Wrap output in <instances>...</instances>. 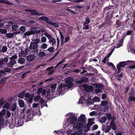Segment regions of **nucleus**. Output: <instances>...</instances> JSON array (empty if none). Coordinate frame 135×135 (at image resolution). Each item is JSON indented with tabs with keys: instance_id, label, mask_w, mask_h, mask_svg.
I'll return each instance as SVG.
<instances>
[{
	"instance_id": "f257e3e1",
	"label": "nucleus",
	"mask_w": 135,
	"mask_h": 135,
	"mask_svg": "<svg viewBox=\"0 0 135 135\" xmlns=\"http://www.w3.org/2000/svg\"><path fill=\"white\" fill-rule=\"evenodd\" d=\"M77 120V118L74 115H72L69 117V118L68 120V123L69 124H73V127H75L77 128H82L83 126V124L80 123H78L76 125L75 124V123Z\"/></svg>"
},
{
	"instance_id": "f03ea898",
	"label": "nucleus",
	"mask_w": 135,
	"mask_h": 135,
	"mask_svg": "<svg viewBox=\"0 0 135 135\" xmlns=\"http://www.w3.org/2000/svg\"><path fill=\"white\" fill-rule=\"evenodd\" d=\"M39 19L41 20L45 21L48 23L56 27H59V26L58 24L53 22L51 20L46 16H42L40 17Z\"/></svg>"
},
{
	"instance_id": "7ed1b4c3",
	"label": "nucleus",
	"mask_w": 135,
	"mask_h": 135,
	"mask_svg": "<svg viewBox=\"0 0 135 135\" xmlns=\"http://www.w3.org/2000/svg\"><path fill=\"white\" fill-rule=\"evenodd\" d=\"M112 128V129L115 130L116 129L115 123L113 121H112L110 124L106 127H104L103 130L105 132L107 133Z\"/></svg>"
},
{
	"instance_id": "20e7f679",
	"label": "nucleus",
	"mask_w": 135,
	"mask_h": 135,
	"mask_svg": "<svg viewBox=\"0 0 135 135\" xmlns=\"http://www.w3.org/2000/svg\"><path fill=\"white\" fill-rule=\"evenodd\" d=\"M38 45L35 43L31 42L29 46L30 51L32 53H36L38 51Z\"/></svg>"
},
{
	"instance_id": "39448f33",
	"label": "nucleus",
	"mask_w": 135,
	"mask_h": 135,
	"mask_svg": "<svg viewBox=\"0 0 135 135\" xmlns=\"http://www.w3.org/2000/svg\"><path fill=\"white\" fill-rule=\"evenodd\" d=\"M4 98H2L0 99V107L2 106L3 108H6L8 109L10 107L9 103L7 101H4Z\"/></svg>"
},
{
	"instance_id": "423d86ee",
	"label": "nucleus",
	"mask_w": 135,
	"mask_h": 135,
	"mask_svg": "<svg viewBox=\"0 0 135 135\" xmlns=\"http://www.w3.org/2000/svg\"><path fill=\"white\" fill-rule=\"evenodd\" d=\"M8 59L9 57L8 56H6L3 58L0 59V68L2 69L5 65H7V64H8Z\"/></svg>"
},
{
	"instance_id": "0eeeda50",
	"label": "nucleus",
	"mask_w": 135,
	"mask_h": 135,
	"mask_svg": "<svg viewBox=\"0 0 135 135\" xmlns=\"http://www.w3.org/2000/svg\"><path fill=\"white\" fill-rule=\"evenodd\" d=\"M37 29L35 28H30V31L24 33V35L25 36H28L30 35L34 34L37 32Z\"/></svg>"
},
{
	"instance_id": "6e6552de",
	"label": "nucleus",
	"mask_w": 135,
	"mask_h": 135,
	"mask_svg": "<svg viewBox=\"0 0 135 135\" xmlns=\"http://www.w3.org/2000/svg\"><path fill=\"white\" fill-rule=\"evenodd\" d=\"M36 56L34 54L28 55L26 57V60L27 61H31L35 60Z\"/></svg>"
},
{
	"instance_id": "1a4fd4ad",
	"label": "nucleus",
	"mask_w": 135,
	"mask_h": 135,
	"mask_svg": "<svg viewBox=\"0 0 135 135\" xmlns=\"http://www.w3.org/2000/svg\"><path fill=\"white\" fill-rule=\"evenodd\" d=\"M126 65V63L125 62H120L119 64L117 65V66L118 72L120 73V71L121 68L124 67Z\"/></svg>"
},
{
	"instance_id": "9d476101",
	"label": "nucleus",
	"mask_w": 135,
	"mask_h": 135,
	"mask_svg": "<svg viewBox=\"0 0 135 135\" xmlns=\"http://www.w3.org/2000/svg\"><path fill=\"white\" fill-rule=\"evenodd\" d=\"M27 11L30 12V14L31 15H43L42 14L38 12L36 10H27Z\"/></svg>"
},
{
	"instance_id": "9b49d317",
	"label": "nucleus",
	"mask_w": 135,
	"mask_h": 135,
	"mask_svg": "<svg viewBox=\"0 0 135 135\" xmlns=\"http://www.w3.org/2000/svg\"><path fill=\"white\" fill-rule=\"evenodd\" d=\"M32 41L34 42L33 43H35V44H39L40 42V40L39 38L37 37V35H35L33 36L32 39Z\"/></svg>"
},
{
	"instance_id": "f8f14e48",
	"label": "nucleus",
	"mask_w": 135,
	"mask_h": 135,
	"mask_svg": "<svg viewBox=\"0 0 135 135\" xmlns=\"http://www.w3.org/2000/svg\"><path fill=\"white\" fill-rule=\"evenodd\" d=\"M66 86V85H64V83H61L57 88V91L60 93L61 92L64 90V88Z\"/></svg>"
},
{
	"instance_id": "ddd939ff",
	"label": "nucleus",
	"mask_w": 135,
	"mask_h": 135,
	"mask_svg": "<svg viewBox=\"0 0 135 135\" xmlns=\"http://www.w3.org/2000/svg\"><path fill=\"white\" fill-rule=\"evenodd\" d=\"M34 100L35 102L38 101L41 104L45 102L44 100L42 98H41V96H39L35 97Z\"/></svg>"
},
{
	"instance_id": "4468645a",
	"label": "nucleus",
	"mask_w": 135,
	"mask_h": 135,
	"mask_svg": "<svg viewBox=\"0 0 135 135\" xmlns=\"http://www.w3.org/2000/svg\"><path fill=\"white\" fill-rule=\"evenodd\" d=\"M86 120L85 115L83 114H81L80 117L78 118V120L80 122H84Z\"/></svg>"
},
{
	"instance_id": "2eb2a0df",
	"label": "nucleus",
	"mask_w": 135,
	"mask_h": 135,
	"mask_svg": "<svg viewBox=\"0 0 135 135\" xmlns=\"http://www.w3.org/2000/svg\"><path fill=\"white\" fill-rule=\"evenodd\" d=\"M28 52L26 51H21L18 53L19 57H25L27 54Z\"/></svg>"
},
{
	"instance_id": "dca6fc26",
	"label": "nucleus",
	"mask_w": 135,
	"mask_h": 135,
	"mask_svg": "<svg viewBox=\"0 0 135 135\" xmlns=\"http://www.w3.org/2000/svg\"><path fill=\"white\" fill-rule=\"evenodd\" d=\"M94 120V119L93 118H90L88 119V123L87 126L89 129L90 126L94 124V123L93 121Z\"/></svg>"
},
{
	"instance_id": "f3484780",
	"label": "nucleus",
	"mask_w": 135,
	"mask_h": 135,
	"mask_svg": "<svg viewBox=\"0 0 135 135\" xmlns=\"http://www.w3.org/2000/svg\"><path fill=\"white\" fill-rule=\"evenodd\" d=\"M88 79L86 78H82L79 80H76L75 81V83H77L80 84L83 82L86 81Z\"/></svg>"
},
{
	"instance_id": "a211bd4d",
	"label": "nucleus",
	"mask_w": 135,
	"mask_h": 135,
	"mask_svg": "<svg viewBox=\"0 0 135 135\" xmlns=\"http://www.w3.org/2000/svg\"><path fill=\"white\" fill-rule=\"evenodd\" d=\"M73 81V79L71 78L67 79L66 80V82L67 83L70 84L69 88L72 87L73 85V84L72 83Z\"/></svg>"
},
{
	"instance_id": "6ab92c4d",
	"label": "nucleus",
	"mask_w": 135,
	"mask_h": 135,
	"mask_svg": "<svg viewBox=\"0 0 135 135\" xmlns=\"http://www.w3.org/2000/svg\"><path fill=\"white\" fill-rule=\"evenodd\" d=\"M49 42L52 45V46H54L56 45V40L53 37L49 40Z\"/></svg>"
},
{
	"instance_id": "aec40b11",
	"label": "nucleus",
	"mask_w": 135,
	"mask_h": 135,
	"mask_svg": "<svg viewBox=\"0 0 135 135\" xmlns=\"http://www.w3.org/2000/svg\"><path fill=\"white\" fill-rule=\"evenodd\" d=\"M16 61L15 60H11L7 64V66L9 67H13L14 65L16 63Z\"/></svg>"
},
{
	"instance_id": "412c9836",
	"label": "nucleus",
	"mask_w": 135,
	"mask_h": 135,
	"mask_svg": "<svg viewBox=\"0 0 135 135\" xmlns=\"http://www.w3.org/2000/svg\"><path fill=\"white\" fill-rule=\"evenodd\" d=\"M30 111L29 109H28L26 111V113L27 114V120L26 119L25 121L27 122L28 121H29V120L28 119H29L30 120L32 118V117H31V116H30Z\"/></svg>"
},
{
	"instance_id": "4be33fe9",
	"label": "nucleus",
	"mask_w": 135,
	"mask_h": 135,
	"mask_svg": "<svg viewBox=\"0 0 135 135\" xmlns=\"http://www.w3.org/2000/svg\"><path fill=\"white\" fill-rule=\"evenodd\" d=\"M25 59L22 57L19 58L18 60V62L21 64H22L25 63Z\"/></svg>"
},
{
	"instance_id": "5701e85b",
	"label": "nucleus",
	"mask_w": 135,
	"mask_h": 135,
	"mask_svg": "<svg viewBox=\"0 0 135 135\" xmlns=\"http://www.w3.org/2000/svg\"><path fill=\"white\" fill-rule=\"evenodd\" d=\"M18 104L21 107H23L25 106V105L24 102L22 99H19L18 100Z\"/></svg>"
},
{
	"instance_id": "b1692460",
	"label": "nucleus",
	"mask_w": 135,
	"mask_h": 135,
	"mask_svg": "<svg viewBox=\"0 0 135 135\" xmlns=\"http://www.w3.org/2000/svg\"><path fill=\"white\" fill-rule=\"evenodd\" d=\"M47 45L45 43H43L41 45L40 48L42 49H45L47 48Z\"/></svg>"
},
{
	"instance_id": "393cba45",
	"label": "nucleus",
	"mask_w": 135,
	"mask_h": 135,
	"mask_svg": "<svg viewBox=\"0 0 135 135\" xmlns=\"http://www.w3.org/2000/svg\"><path fill=\"white\" fill-rule=\"evenodd\" d=\"M107 120V118L105 116H103L99 120L100 122L102 123H104Z\"/></svg>"
},
{
	"instance_id": "a878e982",
	"label": "nucleus",
	"mask_w": 135,
	"mask_h": 135,
	"mask_svg": "<svg viewBox=\"0 0 135 135\" xmlns=\"http://www.w3.org/2000/svg\"><path fill=\"white\" fill-rule=\"evenodd\" d=\"M86 87L87 88V89H85V90L86 91H91L93 89V87L91 86L85 85V88Z\"/></svg>"
},
{
	"instance_id": "bb28decb",
	"label": "nucleus",
	"mask_w": 135,
	"mask_h": 135,
	"mask_svg": "<svg viewBox=\"0 0 135 135\" xmlns=\"http://www.w3.org/2000/svg\"><path fill=\"white\" fill-rule=\"evenodd\" d=\"M46 55L45 53L43 51L39 52L38 54V56L41 58L45 56Z\"/></svg>"
},
{
	"instance_id": "cd10ccee",
	"label": "nucleus",
	"mask_w": 135,
	"mask_h": 135,
	"mask_svg": "<svg viewBox=\"0 0 135 135\" xmlns=\"http://www.w3.org/2000/svg\"><path fill=\"white\" fill-rule=\"evenodd\" d=\"M57 86V83H54L51 86V88H52V92L53 93L55 91V89L56 88V87Z\"/></svg>"
},
{
	"instance_id": "c85d7f7f",
	"label": "nucleus",
	"mask_w": 135,
	"mask_h": 135,
	"mask_svg": "<svg viewBox=\"0 0 135 135\" xmlns=\"http://www.w3.org/2000/svg\"><path fill=\"white\" fill-rule=\"evenodd\" d=\"M60 38L61 39V45H62L64 43V37L62 34L61 32H60Z\"/></svg>"
},
{
	"instance_id": "c756f323",
	"label": "nucleus",
	"mask_w": 135,
	"mask_h": 135,
	"mask_svg": "<svg viewBox=\"0 0 135 135\" xmlns=\"http://www.w3.org/2000/svg\"><path fill=\"white\" fill-rule=\"evenodd\" d=\"M16 104L15 103H14L12 105L11 109L12 111L14 112L16 110Z\"/></svg>"
},
{
	"instance_id": "7c9ffc66",
	"label": "nucleus",
	"mask_w": 135,
	"mask_h": 135,
	"mask_svg": "<svg viewBox=\"0 0 135 135\" xmlns=\"http://www.w3.org/2000/svg\"><path fill=\"white\" fill-rule=\"evenodd\" d=\"M0 3H4L9 5H10L11 4V3L8 1L6 0H0Z\"/></svg>"
},
{
	"instance_id": "2f4dec72",
	"label": "nucleus",
	"mask_w": 135,
	"mask_h": 135,
	"mask_svg": "<svg viewBox=\"0 0 135 135\" xmlns=\"http://www.w3.org/2000/svg\"><path fill=\"white\" fill-rule=\"evenodd\" d=\"M6 113V110L5 109H3L0 112V116L2 117Z\"/></svg>"
},
{
	"instance_id": "473e14b6",
	"label": "nucleus",
	"mask_w": 135,
	"mask_h": 135,
	"mask_svg": "<svg viewBox=\"0 0 135 135\" xmlns=\"http://www.w3.org/2000/svg\"><path fill=\"white\" fill-rule=\"evenodd\" d=\"M23 124V121L21 119H20L18 120V126L20 127L22 126Z\"/></svg>"
},
{
	"instance_id": "72a5a7b5",
	"label": "nucleus",
	"mask_w": 135,
	"mask_h": 135,
	"mask_svg": "<svg viewBox=\"0 0 135 135\" xmlns=\"http://www.w3.org/2000/svg\"><path fill=\"white\" fill-rule=\"evenodd\" d=\"M41 42L45 43L47 41V38L45 36L42 37L41 38Z\"/></svg>"
},
{
	"instance_id": "f704fd0d",
	"label": "nucleus",
	"mask_w": 135,
	"mask_h": 135,
	"mask_svg": "<svg viewBox=\"0 0 135 135\" xmlns=\"http://www.w3.org/2000/svg\"><path fill=\"white\" fill-rule=\"evenodd\" d=\"M6 36L7 38H11L13 37L14 34L11 33H7L6 34Z\"/></svg>"
},
{
	"instance_id": "c9c22d12",
	"label": "nucleus",
	"mask_w": 135,
	"mask_h": 135,
	"mask_svg": "<svg viewBox=\"0 0 135 135\" xmlns=\"http://www.w3.org/2000/svg\"><path fill=\"white\" fill-rule=\"evenodd\" d=\"M44 35L48 38L49 40L52 38L51 35L47 33V32L45 33Z\"/></svg>"
},
{
	"instance_id": "e433bc0d",
	"label": "nucleus",
	"mask_w": 135,
	"mask_h": 135,
	"mask_svg": "<svg viewBox=\"0 0 135 135\" xmlns=\"http://www.w3.org/2000/svg\"><path fill=\"white\" fill-rule=\"evenodd\" d=\"M11 70V69L8 68H5L3 69V70H2L3 71V73H4V72H6L8 73L10 72Z\"/></svg>"
},
{
	"instance_id": "4c0bfd02",
	"label": "nucleus",
	"mask_w": 135,
	"mask_h": 135,
	"mask_svg": "<svg viewBox=\"0 0 135 135\" xmlns=\"http://www.w3.org/2000/svg\"><path fill=\"white\" fill-rule=\"evenodd\" d=\"M83 25L84 26V27H83V29L84 30H88L89 29V26L88 24L84 23H83Z\"/></svg>"
},
{
	"instance_id": "58836bf2",
	"label": "nucleus",
	"mask_w": 135,
	"mask_h": 135,
	"mask_svg": "<svg viewBox=\"0 0 135 135\" xmlns=\"http://www.w3.org/2000/svg\"><path fill=\"white\" fill-rule=\"evenodd\" d=\"M86 103L88 105L93 104L94 103L90 99H88L86 101Z\"/></svg>"
},
{
	"instance_id": "ea45409f",
	"label": "nucleus",
	"mask_w": 135,
	"mask_h": 135,
	"mask_svg": "<svg viewBox=\"0 0 135 135\" xmlns=\"http://www.w3.org/2000/svg\"><path fill=\"white\" fill-rule=\"evenodd\" d=\"M7 50V48L6 46H3L1 50V51L3 52H6Z\"/></svg>"
},
{
	"instance_id": "a19ab883",
	"label": "nucleus",
	"mask_w": 135,
	"mask_h": 135,
	"mask_svg": "<svg viewBox=\"0 0 135 135\" xmlns=\"http://www.w3.org/2000/svg\"><path fill=\"white\" fill-rule=\"evenodd\" d=\"M25 92L23 91L20 93L18 95V97L20 98H22L25 96Z\"/></svg>"
},
{
	"instance_id": "79ce46f5",
	"label": "nucleus",
	"mask_w": 135,
	"mask_h": 135,
	"mask_svg": "<svg viewBox=\"0 0 135 135\" xmlns=\"http://www.w3.org/2000/svg\"><path fill=\"white\" fill-rule=\"evenodd\" d=\"M4 120L2 117H0V126L3 125L4 123Z\"/></svg>"
},
{
	"instance_id": "37998d69",
	"label": "nucleus",
	"mask_w": 135,
	"mask_h": 135,
	"mask_svg": "<svg viewBox=\"0 0 135 135\" xmlns=\"http://www.w3.org/2000/svg\"><path fill=\"white\" fill-rule=\"evenodd\" d=\"M0 32L2 34H5L7 32V30L6 29H0Z\"/></svg>"
},
{
	"instance_id": "c03bdc74",
	"label": "nucleus",
	"mask_w": 135,
	"mask_h": 135,
	"mask_svg": "<svg viewBox=\"0 0 135 135\" xmlns=\"http://www.w3.org/2000/svg\"><path fill=\"white\" fill-rule=\"evenodd\" d=\"M53 47L54 46L50 47L47 49V50L50 52H53L54 50V48Z\"/></svg>"
},
{
	"instance_id": "a18cd8bd",
	"label": "nucleus",
	"mask_w": 135,
	"mask_h": 135,
	"mask_svg": "<svg viewBox=\"0 0 135 135\" xmlns=\"http://www.w3.org/2000/svg\"><path fill=\"white\" fill-rule=\"evenodd\" d=\"M17 56L16 55H13L9 58V60H15V59H16L17 58Z\"/></svg>"
},
{
	"instance_id": "49530a36",
	"label": "nucleus",
	"mask_w": 135,
	"mask_h": 135,
	"mask_svg": "<svg viewBox=\"0 0 135 135\" xmlns=\"http://www.w3.org/2000/svg\"><path fill=\"white\" fill-rule=\"evenodd\" d=\"M30 72V71H29L23 74L21 76V78H24L26 76L27 74Z\"/></svg>"
},
{
	"instance_id": "de8ad7c7",
	"label": "nucleus",
	"mask_w": 135,
	"mask_h": 135,
	"mask_svg": "<svg viewBox=\"0 0 135 135\" xmlns=\"http://www.w3.org/2000/svg\"><path fill=\"white\" fill-rule=\"evenodd\" d=\"M7 78V77H4L2 78L0 81V83H2L4 82Z\"/></svg>"
},
{
	"instance_id": "09e8293b",
	"label": "nucleus",
	"mask_w": 135,
	"mask_h": 135,
	"mask_svg": "<svg viewBox=\"0 0 135 135\" xmlns=\"http://www.w3.org/2000/svg\"><path fill=\"white\" fill-rule=\"evenodd\" d=\"M94 102H99L100 101L99 99L97 97H95L93 99Z\"/></svg>"
},
{
	"instance_id": "8fccbe9b",
	"label": "nucleus",
	"mask_w": 135,
	"mask_h": 135,
	"mask_svg": "<svg viewBox=\"0 0 135 135\" xmlns=\"http://www.w3.org/2000/svg\"><path fill=\"white\" fill-rule=\"evenodd\" d=\"M98 128V126L97 125H94L92 128V130L93 131L95 130Z\"/></svg>"
},
{
	"instance_id": "3c124183",
	"label": "nucleus",
	"mask_w": 135,
	"mask_h": 135,
	"mask_svg": "<svg viewBox=\"0 0 135 135\" xmlns=\"http://www.w3.org/2000/svg\"><path fill=\"white\" fill-rule=\"evenodd\" d=\"M108 104V102L106 101H103L101 102V104L103 106H106Z\"/></svg>"
},
{
	"instance_id": "603ef678",
	"label": "nucleus",
	"mask_w": 135,
	"mask_h": 135,
	"mask_svg": "<svg viewBox=\"0 0 135 135\" xmlns=\"http://www.w3.org/2000/svg\"><path fill=\"white\" fill-rule=\"evenodd\" d=\"M20 30L21 31H25L26 30V28L25 27L22 26L20 27Z\"/></svg>"
},
{
	"instance_id": "864d4df0",
	"label": "nucleus",
	"mask_w": 135,
	"mask_h": 135,
	"mask_svg": "<svg viewBox=\"0 0 135 135\" xmlns=\"http://www.w3.org/2000/svg\"><path fill=\"white\" fill-rule=\"evenodd\" d=\"M18 27V26L17 25H13L12 27V28L14 30H16Z\"/></svg>"
},
{
	"instance_id": "5fc2aeb1",
	"label": "nucleus",
	"mask_w": 135,
	"mask_h": 135,
	"mask_svg": "<svg viewBox=\"0 0 135 135\" xmlns=\"http://www.w3.org/2000/svg\"><path fill=\"white\" fill-rule=\"evenodd\" d=\"M101 90V88L98 87H97L95 90L97 93L100 92Z\"/></svg>"
},
{
	"instance_id": "6e6d98bb",
	"label": "nucleus",
	"mask_w": 135,
	"mask_h": 135,
	"mask_svg": "<svg viewBox=\"0 0 135 135\" xmlns=\"http://www.w3.org/2000/svg\"><path fill=\"white\" fill-rule=\"evenodd\" d=\"M85 21L86 22H84V23H86L87 24L89 23L90 22L89 18L88 17L86 18L85 19Z\"/></svg>"
},
{
	"instance_id": "4d7b16f0",
	"label": "nucleus",
	"mask_w": 135,
	"mask_h": 135,
	"mask_svg": "<svg viewBox=\"0 0 135 135\" xmlns=\"http://www.w3.org/2000/svg\"><path fill=\"white\" fill-rule=\"evenodd\" d=\"M114 49H112L110 52L108 54V55L107 56L108 57H109L112 54L113 51H114Z\"/></svg>"
},
{
	"instance_id": "13d9d810",
	"label": "nucleus",
	"mask_w": 135,
	"mask_h": 135,
	"mask_svg": "<svg viewBox=\"0 0 135 135\" xmlns=\"http://www.w3.org/2000/svg\"><path fill=\"white\" fill-rule=\"evenodd\" d=\"M11 114L9 111H7L6 115V117H9L11 116Z\"/></svg>"
},
{
	"instance_id": "bf43d9fd",
	"label": "nucleus",
	"mask_w": 135,
	"mask_h": 135,
	"mask_svg": "<svg viewBox=\"0 0 135 135\" xmlns=\"http://www.w3.org/2000/svg\"><path fill=\"white\" fill-rule=\"evenodd\" d=\"M70 39V38L69 36H67L65 38V41L64 42V43H65L67 42Z\"/></svg>"
},
{
	"instance_id": "052dcab7",
	"label": "nucleus",
	"mask_w": 135,
	"mask_h": 135,
	"mask_svg": "<svg viewBox=\"0 0 135 135\" xmlns=\"http://www.w3.org/2000/svg\"><path fill=\"white\" fill-rule=\"evenodd\" d=\"M24 97H25L26 98H29L30 97V95L29 93H27L26 94L25 93Z\"/></svg>"
},
{
	"instance_id": "680f3d73",
	"label": "nucleus",
	"mask_w": 135,
	"mask_h": 135,
	"mask_svg": "<svg viewBox=\"0 0 135 135\" xmlns=\"http://www.w3.org/2000/svg\"><path fill=\"white\" fill-rule=\"evenodd\" d=\"M39 104L38 103H34L32 104V107L33 108H35L37 107L38 105Z\"/></svg>"
},
{
	"instance_id": "e2e57ef3",
	"label": "nucleus",
	"mask_w": 135,
	"mask_h": 135,
	"mask_svg": "<svg viewBox=\"0 0 135 135\" xmlns=\"http://www.w3.org/2000/svg\"><path fill=\"white\" fill-rule=\"evenodd\" d=\"M131 100L134 101H135V97H132V96H130L129 97V99Z\"/></svg>"
},
{
	"instance_id": "0e129e2a",
	"label": "nucleus",
	"mask_w": 135,
	"mask_h": 135,
	"mask_svg": "<svg viewBox=\"0 0 135 135\" xmlns=\"http://www.w3.org/2000/svg\"><path fill=\"white\" fill-rule=\"evenodd\" d=\"M46 90L45 89H43L42 90V96L45 95L46 93Z\"/></svg>"
},
{
	"instance_id": "69168bd1",
	"label": "nucleus",
	"mask_w": 135,
	"mask_h": 135,
	"mask_svg": "<svg viewBox=\"0 0 135 135\" xmlns=\"http://www.w3.org/2000/svg\"><path fill=\"white\" fill-rule=\"evenodd\" d=\"M15 126V124L12 123V124H10L9 125V127L10 128H13Z\"/></svg>"
},
{
	"instance_id": "338daca9",
	"label": "nucleus",
	"mask_w": 135,
	"mask_h": 135,
	"mask_svg": "<svg viewBox=\"0 0 135 135\" xmlns=\"http://www.w3.org/2000/svg\"><path fill=\"white\" fill-rule=\"evenodd\" d=\"M54 70H52L49 72L48 75H51L52 74L54 73Z\"/></svg>"
},
{
	"instance_id": "774afa93",
	"label": "nucleus",
	"mask_w": 135,
	"mask_h": 135,
	"mask_svg": "<svg viewBox=\"0 0 135 135\" xmlns=\"http://www.w3.org/2000/svg\"><path fill=\"white\" fill-rule=\"evenodd\" d=\"M42 90L43 89L42 88H39L37 90L38 93V94L40 93L41 92H42Z\"/></svg>"
}]
</instances>
